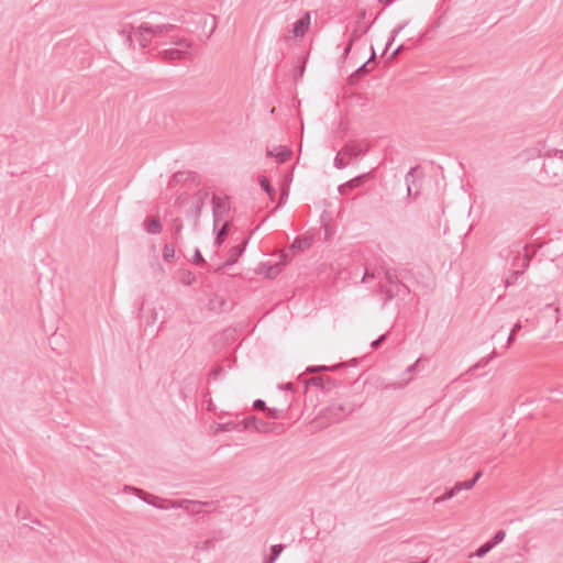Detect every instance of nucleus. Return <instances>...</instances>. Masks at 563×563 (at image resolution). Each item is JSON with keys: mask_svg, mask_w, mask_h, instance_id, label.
<instances>
[{"mask_svg": "<svg viewBox=\"0 0 563 563\" xmlns=\"http://www.w3.org/2000/svg\"><path fill=\"white\" fill-rule=\"evenodd\" d=\"M309 25H310V15L305 14V16H302L295 23V25L291 30L292 36L295 38L302 37L306 34V32L308 31Z\"/></svg>", "mask_w": 563, "mask_h": 563, "instance_id": "nucleus-1", "label": "nucleus"}, {"mask_svg": "<svg viewBox=\"0 0 563 563\" xmlns=\"http://www.w3.org/2000/svg\"><path fill=\"white\" fill-rule=\"evenodd\" d=\"M472 486H473V482H465V483L457 484V485H455V486H454V487H453V488L448 493L446 498H451V497H453V495L455 494V492H457V490H460V489H462V488H464V489H470V488H472ZM443 499H445V497H443V498H437V503H439V501H441V500H443Z\"/></svg>", "mask_w": 563, "mask_h": 563, "instance_id": "nucleus-2", "label": "nucleus"}, {"mask_svg": "<svg viewBox=\"0 0 563 563\" xmlns=\"http://www.w3.org/2000/svg\"><path fill=\"white\" fill-rule=\"evenodd\" d=\"M271 155L276 156V158L278 159V162H279V163H283V162H285V161L288 158L289 153H288L287 151L283 150V148H279V150L277 151V153H276V154H274L273 152H271Z\"/></svg>", "mask_w": 563, "mask_h": 563, "instance_id": "nucleus-3", "label": "nucleus"}, {"mask_svg": "<svg viewBox=\"0 0 563 563\" xmlns=\"http://www.w3.org/2000/svg\"><path fill=\"white\" fill-rule=\"evenodd\" d=\"M175 251L173 246L166 245L163 251V256L168 260L174 257Z\"/></svg>", "mask_w": 563, "mask_h": 563, "instance_id": "nucleus-4", "label": "nucleus"}, {"mask_svg": "<svg viewBox=\"0 0 563 563\" xmlns=\"http://www.w3.org/2000/svg\"><path fill=\"white\" fill-rule=\"evenodd\" d=\"M227 235V224L221 229V231L218 233L216 242L218 244H221Z\"/></svg>", "mask_w": 563, "mask_h": 563, "instance_id": "nucleus-5", "label": "nucleus"}, {"mask_svg": "<svg viewBox=\"0 0 563 563\" xmlns=\"http://www.w3.org/2000/svg\"><path fill=\"white\" fill-rule=\"evenodd\" d=\"M492 549V545L489 543L484 544L477 550V556H483Z\"/></svg>", "mask_w": 563, "mask_h": 563, "instance_id": "nucleus-6", "label": "nucleus"}, {"mask_svg": "<svg viewBox=\"0 0 563 563\" xmlns=\"http://www.w3.org/2000/svg\"><path fill=\"white\" fill-rule=\"evenodd\" d=\"M505 536H506L505 531H501V530H500V531H498V532L494 536V542H495V543H499V542H501V541L504 540Z\"/></svg>", "mask_w": 563, "mask_h": 563, "instance_id": "nucleus-7", "label": "nucleus"}, {"mask_svg": "<svg viewBox=\"0 0 563 563\" xmlns=\"http://www.w3.org/2000/svg\"><path fill=\"white\" fill-rule=\"evenodd\" d=\"M261 186L269 194L272 191L271 185L266 178L261 179Z\"/></svg>", "mask_w": 563, "mask_h": 563, "instance_id": "nucleus-8", "label": "nucleus"}, {"mask_svg": "<svg viewBox=\"0 0 563 563\" xmlns=\"http://www.w3.org/2000/svg\"><path fill=\"white\" fill-rule=\"evenodd\" d=\"M158 229H159V223H158L157 221H155V220H152V221L150 222V228H148V230H150L151 232H157V231H158Z\"/></svg>", "mask_w": 563, "mask_h": 563, "instance_id": "nucleus-9", "label": "nucleus"}, {"mask_svg": "<svg viewBox=\"0 0 563 563\" xmlns=\"http://www.w3.org/2000/svg\"><path fill=\"white\" fill-rule=\"evenodd\" d=\"M280 551H282V547H280V545H274V547H273V553H274V555H277Z\"/></svg>", "mask_w": 563, "mask_h": 563, "instance_id": "nucleus-10", "label": "nucleus"}, {"mask_svg": "<svg viewBox=\"0 0 563 563\" xmlns=\"http://www.w3.org/2000/svg\"><path fill=\"white\" fill-rule=\"evenodd\" d=\"M256 406L260 407V408H263L264 407V402L263 401H257Z\"/></svg>", "mask_w": 563, "mask_h": 563, "instance_id": "nucleus-11", "label": "nucleus"}, {"mask_svg": "<svg viewBox=\"0 0 563 563\" xmlns=\"http://www.w3.org/2000/svg\"><path fill=\"white\" fill-rule=\"evenodd\" d=\"M169 54H170V57H174V55H178V53H176V52H170Z\"/></svg>", "mask_w": 563, "mask_h": 563, "instance_id": "nucleus-12", "label": "nucleus"}]
</instances>
